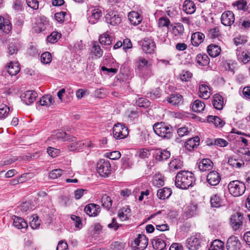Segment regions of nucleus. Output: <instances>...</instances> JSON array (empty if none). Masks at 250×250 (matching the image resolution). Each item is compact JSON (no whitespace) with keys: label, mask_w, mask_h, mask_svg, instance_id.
Instances as JSON below:
<instances>
[{"label":"nucleus","mask_w":250,"mask_h":250,"mask_svg":"<svg viewBox=\"0 0 250 250\" xmlns=\"http://www.w3.org/2000/svg\"><path fill=\"white\" fill-rule=\"evenodd\" d=\"M195 182V178L192 172L182 170L177 174L175 177V185L178 188L187 189L189 187H192Z\"/></svg>","instance_id":"obj_1"},{"label":"nucleus","mask_w":250,"mask_h":250,"mask_svg":"<svg viewBox=\"0 0 250 250\" xmlns=\"http://www.w3.org/2000/svg\"><path fill=\"white\" fill-rule=\"evenodd\" d=\"M153 129L156 134L164 139H169L172 136V126L164 122L155 124Z\"/></svg>","instance_id":"obj_2"},{"label":"nucleus","mask_w":250,"mask_h":250,"mask_svg":"<svg viewBox=\"0 0 250 250\" xmlns=\"http://www.w3.org/2000/svg\"><path fill=\"white\" fill-rule=\"evenodd\" d=\"M228 187L229 193L234 197L241 196L246 190L245 184L238 180L230 182Z\"/></svg>","instance_id":"obj_3"},{"label":"nucleus","mask_w":250,"mask_h":250,"mask_svg":"<svg viewBox=\"0 0 250 250\" xmlns=\"http://www.w3.org/2000/svg\"><path fill=\"white\" fill-rule=\"evenodd\" d=\"M97 171L102 177H107L111 174V165L108 160H100L97 164Z\"/></svg>","instance_id":"obj_4"},{"label":"nucleus","mask_w":250,"mask_h":250,"mask_svg":"<svg viewBox=\"0 0 250 250\" xmlns=\"http://www.w3.org/2000/svg\"><path fill=\"white\" fill-rule=\"evenodd\" d=\"M148 245V239L145 235L139 234L131 244L133 250H144Z\"/></svg>","instance_id":"obj_5"},{"label":"nucleus","mask_w":250,"mask_h":250,"mask_svg":"<svg viewBox=\"0 0 250 250\" xmlns=\"http://www.w3.org/2000/svg\"><path fill=\"white\" fill-rule=\"evenodd\" d=\"M113 134L116 139H121L128 136V130L125 125L117 123L113 126Z\"/></svg>","instance_id":"obj_6"},{"label":"nucleus","mask_w":250,"mask_h":250,"mask_svg":"<svg viewBox=\"0 0 250 250\" xmlns=\"http://www.w3.org/2000/svg\"><path fill=\"white\" fill-rule=\"evenodd\" d=\"M102 13L100 9L89 6L87 10V16L89 22L94 24L102 17Z\"/></svg>","instance_id":"obj_7"},{"label":"nucleus","mask_w":250,"mask_h":250,"mask_svg":"<svg viewBox=\"0 0 250 250\" xmlns=\"http://www.w3.org/2000/svg\"><path fill=\"white\" fill-rule=\"evenodd\" d=\"M135 69L137 72L143 74L145 69L151 66V63L143 57H139L135 62Z\"/></svg>","instance_id":"obj_8"},{"label":"nucleus","mask_w":250,"mask_h":250,"mask_svg":"<svg viewBox=\"0 0 250 250\" xmlns=\"http://www.w3.org/2000/svg\"><path fill=\"white\" fill-rule=\"evenodd\" d=\"M243 214L236 212L232 214L230 219V225L233 230H238L243 225Z\"/></svg>","instance_id":"obj_9"},{"label":"nucleus","mask_w":250,"mask_h":250,"mask_svg":"<svg viewBox=\"0 0 250 250\" xmlns=\"http://www.w3.org/2000/svg\"><path fill=\"white\" fill-rule=\"evenodd\" d=\"M143 51L146 54H151L156 48L155 43L151 39L145 38L141 42Z\"/></svg>","instance_id":"obj_10"},{"label":"nucleus","mask_w":250,"mask_h":250,"mask_svg":"<svg viewBox=\"0 0 250 250\" xmlns=\"http://www.w3.org/2000/svg\"><path fill=\"white\" fill-rule=\"evenodd\" d=\"M106 22L112 25H117L119 24L121 21V19L119 15L115 11H110L105 16Z\"/></svg>","instance_id":"obj_11"},{"label":"nucleus","mask_w":250,"mask_h":250,"mask_svg":"<svg viewBox=\"0 0 250 250\" xmlns=\"http://www.w3.org/2000/svg\"><path fill=\"white\" fill-rule=\"evenodd\" d=\"M201 240L196 236L188 238L186 243V246L189 250H198L201 247Z\"/></svg>","instance_id":"obj_12"},{"label":"nucleus","mask_w":250,"mask_h":250,"mask_svg":"<svg viewBox=\"0 0 250 250\" xmlns=\"http://www.w3.org/2000/svg\"><path fill=\"white\" fill-rule=\"evenodd\" d=\"M228 250H240L241 243L236 236H231L229 238L226 244Z\"/></svg>","instance_id":"obj_13"},{"label":"nucleus","mask_w":250,"mask_h":250,"mask_svg":"<svg viewBox=\"0 0 250 250\" xmlns=\"http://www.w3.org/2000/svg\"><path fill=\"white\" fill-rule=\"evenodd\" d=\"M38 96L36 91L34 90L26 91L21 96V100L27 105L33 103Z\"/></svg>","instance_id":"obj_14"},{"label":"nucleus","mask_w":250,"mask_h":250,"mask_svg":"<svg viewBox=\"0 0 250 250\" xmlns=\"http://www.w3.org/2000/svg\"><path fill=\"white\" fill-rule=\"evenodd\" d=\"M234 15L233 13L230 11H228L223 13L222 15L221 20L223 24L225 26H230L234 22Z\"/></svg>","instance_id":"obj_15"},{"label":"nucleus","mask_w":250,"mask_h":250,"mask_svg":"<svg viewBox=\"0 0 250 250\" xmlns=\"http://www.w3.org/2000/svg\"><path fill=\"white\" fill-rule=\"evenodd\" d=\"M84 212L89 216H96L100 212L101 208L99 205L95 204H89L86 205L84 209Z\"/></svg>","instance_id":"obj_16"},{"label":"nucleus","mask_w":250,"mask_h":250,"mask_svg":"<svg viewBox=\"0 0 250 250\" xmlns=\"http://www.w3.org/2000/svg\"><path fill=\"white\" fill-rule=\"evenodd\" d=\"M85 146L89 148L94 147V145L91 143L90 141H85L84 142L79 141L78 142H73L68 146V148L70 151H74L76 149L82 148V146Z\"/></svg>","instance_id":"obj_17"},{"label":"nucleus","mask_w":250,"mask_h":250,"mask_svg":"<svg viewBox=\"0 0 250 250\" xmlns=\"http://www.w3.org/2000/svg\"><path fill=\"white\" fill-rule=\"evenodd\" d=\"M221 180L219 174L216 171H210L207 176V181L211 186L217 185Z\"/></svg>","instance_id":"obj_18"},{"label":"nucleus","mask_w":250,"mask_h":250,"mask_svg":"<svg viewBox=\"0 0 250 250\" xmlns=\"http://www.w3.org/2000/svg\"><path fill=\"white\" fill-rule=\"evenodd\" d=\"M200 138L198 136H195L192 138L188 139L185 143V148L187 150L190 151L197 148L199 145Z\"/></svg>","instance_id":"obj_19"},{"label":"nucleus","mask_w":250,"mask_h":250,"mask_svg":"<svg viewBox=\"0 0 250 250\" xmlns=\"http://www.w3.org/2000/svg\"><path fill=\"white\" fill-rule=\"evenodd\" d=\"M128 18L130 23L133 25H137L140 24L142 21V16L138 12L132 11L129 13Z\"/></svg>","instance_id":"obj_20"},{"label":"nucleus","mask_w":250,"mask_h":250,"mask_svg":"<svg viewBox=\"0 0 250 250\" xmlns=\"http://www.w3.org/2000/svg\"><path fill=\"white\" fill-rule=\"evenodd\" d=\"M153 248L156 250H163L166 247V243L162 238L155 237L151 240Z\"/></svg>","instance_id":"obj_21"},{"label":"nucleus","mask_w":250,"mask_h":250,"mask_svg":"<svg viewBox=\"0 0 250 250\" xmlns=\"http://www.w3.org/2000/svg\"><path fill=\"white\" fill-rule=\"evenodd\" d=\"M183 11L188 14H191L196 10L195 4L191 0H186L183 5Z\"/></svg>","instance_id":"obj_22"},{"label":"nucleus","mask_w":250,"mask_h":250,"mask_svg":"<svg viewBox=\"0 0 250 250\" xmlns=\"http://www.w3.org/2000/svg\"><path fill=\"white\" fill-rule=\"evenodd\" d=\"M170 31L175 36H180L184 32V26L181 23H176L170 25Z\"/></svg>","instance_id":"obj_23"},{"label":"nucleus","mask_w":250,"mask_h":250,"mask_svg":"<svg viewBox=\"0 0 250 250\" xmlns=\"http://www.w3.org/2000/svg\"><path fill=\"white\" fill-rule=\"evenodd\" d=\"M167 101L168 103L172 105H179L183 104V97L179 94H171L167 99Z\"/></svg>","instance_id":"obj_24"},{"label":"nucleus","mask_w":250,"mask_h":250,"mask_svg":"<svg viewBox=\"0 0 250 250\" xmlns=\"http://www.w3.org/2000/svg\"><path fill=\"white\" fill-rule=\"evenodd\" d=\"M205 38L204 34L200 32H195L192 34L191 38V42L193 45L195 46H198L202 42Z\"/></svg>","instance_id":"obj_25"},{"label":"nucleus","mask_w":250,"mask_h":250,"mask_svg":"<svg viewBox=\"0 0 250 250\" xmlns=\"http://www.w3.org/2000/svg\"><path fill=\"white\" fill-rule=\"evenodd\" d=\"M213 167V163L208 159H203L198 164V167L202 171L209 170Z\"/></svg>","instance_id":"obj_26"},{"label":"nucleus","mask_w":250,"mask_h":250,"mask_svg":"<svg viewBox=\"0 0 250 250\" xmlns=\"http://www.w3.org/2000/svg\"><path fill=\"white\" fill-rule=\"evenodd\" d=\"M52 137L53 139H62L63 141H75L76 140L75 137H71L70 136L67 135L65 132L59 131L55 132L52 135Z\"/></svg>","instance_id":"obj_27"},{"label":"nucleus","mask_w":250,"mask_h":250,"mask_svg":"<svg viewBox=\"0 0 250 250\" xmlns=\"http://www.w3.org/2000/svg\"><path fill=\"white\" fill-rule=\"evenodd\" d=\"M0 29L3 32L8 33L11 31V25L9 20L0 16Z\"/></svg>","instance_id":"obj_28"},{"label":"nucleus","mask_w":250,"mask_h":250,"mask_svg":"<svg viewBox=\"0 0 250 250\" xmlns=\"http://www.w3.org/2000/svg\"><path fill=\"white\" fill-rule=\"evenodd\" d=\"M208 86L205 84H201L199 87V95L204 99H208L210 96Z\"/></svg>","instance_id":"obj_29"},{"label":"nucleus","mask_w":250,"mask_h":250,"mask_svg":"<svg viewBox=\"0 0 250 250\" xmlns=\"http://www.w3.org/2000/svg\"><path fill=\"white\" fill-rule=\"evenodd\" d=\"M170 153L167 150L158 149L156 151L155 158L159 161L167 159L170 157Z\"/></svg>","instance_id":"obj_30"},{"label":"nucleus","mask_w":250,"mask_h":250,"mask_svg":"<svg viewBox=\"0 0 250 250\" xmlns=\"http://www.w3.org/2000/svg\"><path fill=\"white\" fill-rule=\"evenodd\" d=\"M223 99L222 96L219 95H214L213 100H212V104L214 107L217 110H221L223 108Z\"/></svg>","instance_id":"obj_31"},{"label":"nucleus","mask_w":250,"mask_h":250,"mask_svg":"<svg viewBox=\"0 0 250 250\" xmlns=\"http://www.w3.org/2000/svg\"><path fill=\"white\" fill-rule=\"evenodd\" d=\"M55 101L52 98L51 95H45L42 96L40 100L38 101V103H39V104L42 106L48 107L51 105Z\"/></svg>","instance_id":"obj_32"},{"label":"nucleus","mask_w":250,"mask_h":250,"mask_svg":"<svg viewBox=\"0 0 250 250\" xmlns=\"http://www.w3.org/2000/svg\"><path fill=\"white\" fill-rule=\"evenodd\" d=\"M172 193V190L170 188H164L158 190L157 195L162 200L168 198Z\"/></svg>","instance_id":"obj_33"},{"label":"nucleus","mask_w":250,"mask_h":250,"mask_svg":"<svg viewBox=\"0 0 250 250\" xmlns=\"http://www.w3.org/2000/svg\"><path fill=\"white\" fill-rule=\"evenodd\" d=\"M208 52L210 56L214 58L218 56L221 52L220 47L216 45L210 44L208 47Z\"/></svg>","instance_id":"obj_34"},{"label":"nucleus","mask_w":250,"mask_h":250,"mask_svg":"<svg viewBox=\"0 0 250 250\" xmlns=\"http://www.w3.org/2000/svg\"><path fill=\"white\" fill-rule=\"evenodd\" d=\"M20 70L19 64L18 62H11L7 66V72L11 76L17 75Z\"/></svg>","instance_id":"obj_35"},{"label":"nucleus","mask_w":250,"mask_h":250,"mask_svg":"<svg viewBox=\"0 0 250 250\" xmlns=\"http://www.w3.org/2000/svg\"><path fill=\"white\" fill-rule=\"evenodd\" d=\"M13 225L18 229L25 228L27 227V224L24 220L21 217L14 216L13 218Z\"/></svg>","instance_id":"obj_36"},{"label":"nucleus","mask_w":250,"mask_h":250,"mask_svg":"<svg viewBox=\"0 0 250 250\" xmlns=\"http://www.w3.org/2000/svg\"><path fill=\"white\" fill-rule=\"evenodd\" d=\"M196 62L201 66L207 65L209 62V59L206 54H198L196 58Z\"/></svg>","instance_id":"obj_37"},{"label":"nucleus","mask_w":250,"mask_h":250,"mask_svg":"<svg viewBox=\"0 0 250 250\" xmlns=\"http://www.w3.org/2000/svg\"><path fill=\"white\" fill-rule=\"evenodd\" d=\"M130 209L128 208H123L121 209L118 214L121 221H125L129 219Z\"/></svg>","instance_id":"obj_38"},{"label":"nucleus","mask_w":250,"mask_h":250,"mask_svg":"<svg viewBox=\"0 0 250 250\" xmlns=\"http://www.w3.org/2000/svg\"><path fill=\"white\" fill-rule=\"evenodd\" d=\"M205 108V104L199 100H195L192 104V109L195 112H200Z\"/></svg>","instance_id":"obj_39"},{"label":"nucleus","mask_w":250,"mask_h":250,"mask_svg":"<svg viewBox=\"0 0 250 250\" xmlns=\"http://www.w3.org/2000/svg\"><path fill=\"white\" fill-rule=\"evenodd\" d=\"M183 162L179 159H175L169 163V167L171 170L174 171L182 168Z\"/></svg>","instance_id":"obj_40"},{"label":"nucleus","mask_w":250,"mask_h":250,"mask_svg":"<svg viewBox=\"0 0 250 250\" xmlns=\"http://www.w3.org/2000/svg\"><path fill=\"white\" fill-rule=\"evenodd\" d=\"M224 242L222 241L216 239L214 240L210 245L209 250H224Z\"/></svg>","instance_id":"obj_41"},{"label":"nucleus","mask_w":250,"mask_h":250,"mask_svg":"<svg viewBox=\"0 0 250 250\" xmlns=\"http://www.w3.org/2000/svg\"><path fill=\"white\" fill-rule=\"evenodd\" d=\"M208 122L213 123L216 126L222 127L224 124V122L218 117L208 116Z\"/></svg>","instance_id":"obj_42"},{"label":"nucleus","mask_w":250,"mask_h":250,"mask_svg":"<svg viewBox=\"0 0 250 250\" xmlns=\"http://www.w3.org/2000/svg\"><path fill=\"white\" fill-rule=\"evenodd\" d=\"M101 203L104 208L107 209H109L111 207L112 202L110 197L105 194L101 198Z\"/></svg>","instance_id":"obj_43"},{"label":"nucleus","mask_w":250,"mask_h":250,"mask_svg":"<svg viewBox=\"0 0 250 250\" xmlns=\"http://www.w3.org/2000/svg\"><path fill=\"white\" fill-rule=\"evenodd\" d=\"M61 34L57 32H53L47 36V40L51 43H54L58 42L61 37Z\"/></svg>","instance_id":"obj_44"},{"label":"nucleus","mask_w":250,"mask_h":250,"mask_svg":"<svg viewBox=\"0 0 250 250\" xmlns=\"http://www.w3.org/2000/svg\"><path fill=\"white\" fill-rule=\"evenodd\" d=\"M92 52L97 58H100L103 55V51L98 43L95 42L93 43Z\"/></svg>","instance_id":"obj_45"},{"label":"nucleus","mask_w":250,"mask_h":250,"mask_svg":"<svg viewBox=\"0 0 250 250\" xmlns=\"http://www.w3.org/2000/svg\"><path fill=\"white\" fill-rule=\"evenodd\" d=\"M99 42L102 44L110 45L111 44V40L109 35L104 33L101 35L99 38Z\"/></svg>","instance_id":"obj_46"},{"label":"nucleus","mask_w":250,"mask_h":250,"mask_svg":"<svg viewBox=\"0 0 250 250\" xmlns=\"http://www.w3.org/2000/svg\"><path fill=\"white\" fill-rule=\"evenodd\" d=\"M210 204L211 207L218 208L221 206V200L217 195H214L210 198Z\"/></svg>","instance_id":"obj_47"},{"label":"nucleus","mask_w":250,"mask_h":250,"mask_svg":"<svg viewBox=\"0 0 250 250\" xmlns=\"http://www.w3.org/2000/svg\"><path fill=\"white\" fill-rule=\"evenodd\" d=\"M52 60L51 54L48 52L42 53L41 56V61L44 64L49 63Z\"/></svg>","instance_id":"obj_48"},{"label":"nucleus","mask_w":250,"mask_h":250,"mask_svg":"<svg viewBox=\"0 0 250 250\" xmlns=\"http://www.w3.org/2000/svg\"><path fill=\"white\" fill-rule=\"evenodd\" d=\"M247 3L246 0H238L233 3V6L236 7L239 10H245L246 9Z\"/></svg>","instance_id":"obj_49"},{"label":"nucleus","mask_w":250,"mask_h":250,"mask_svg":"<svg viewBox=\"0 0 250 250\" xmlns=\"http://www.w3.org/2000/svg\"><path fill=\"white\" fill-rule=\"evenodd\" d=\"M238 59L246 63L250 61V52L249 51H243L241 55L238 56Z\"/></svg>","instance_id":"obj_50"},{"label":"nucleus","mask_w":250,"mask_h":250,"mask_svg":"<svg viewBox=\"0 0 250 250\" xmlns=\"http://www.w3.org/2000/svg\"><path fill=\"white\" fill-rule=\"evenodd\" d=\"M62 171L61 169H54L50 172L49 177L52 179H57L62 175Z\"/></svg>","instance_id":"obj_51"},{"label":"nucleus","mask_w":250,"mask_h":250,"mask_svg":"<svg viewBox=\"0 0 250 250\" xmlns=\"http://www.w3.org/2000/svg\"><path fill=\"white\" fill-rule=\"evenodd\" d=\"M137 105L140 107H147L150 105L149 101L143 98H140L136 101Z\"/></svg>","instance_id":"obj_52"},{"label":"nucleus","mask_w":250,"mask_h":250,"mask_svg":"<svg viewBox=\"0 0 250 250\" xmlns=\"http://www.w3.org/2000/svg\"><path fill=\"white\" fill-rule=\"evenodd\" d=\"M125 246V243L116 241L111 245V249L112 250H123Z\"/></svg>","instance_id":"obj_53"},{"label":"nucleus","mask_w":250,"mask_h":250,"mask_svg":"<svg viewBox=\"0 0 250 250\" xmlns=\"http://www.w3.org/2000/svg\"><path fill=\"white\" fill-rule=\"evenodd\" d=\"M170 22L169 20L167 17H162L159 19L158 25L159 27H168Z\"/></svg>","instance_id":"obj_54"},{"label":"nucleus","mask_w":250,"mask_h":250,"mask_svg":"<svg viewBox=\"0 0 250 250\" xmlns=\"http://www.w3.org/2000/svg\"><path fill=\"white\" fill-rule=\"evenodd\" d=\"M106 156L112 160H117L121 157V154L118 151H114L106 153Z\"/></svg>","instance_id":"obj_55"},{"label":"nucleus","mask_w":250,"mask_h":250,"mask_svg":"<svg viewBox=\"0 0 250 250\" xmlns=\"http://www.w3.org/2000/svg\"><path fill=\"white\" fill-rule=\"evenodd\" d=\"M192 76V74L188 71H183L180 75V79L182 81H188Z\"/></svg>","instance_id":"obj_56"},{"label":"nucleus","mask_w":250,"mask_h":250,"mask_svg":"<svg viewBox=\"0 0 250 250\" xmlns=\"http://www.w3.org/2000/svg\"><path fill=\"white\" fill-rule=\"evenodd\" d=\"M47 152L50 156L53 158H55L60 154V150L54 147H48L47 148Z\"/></svg>","instance_id":"obj_57"},{"label":"nucleus","mask_w":250,"mask_h":250,"mask_svg":"<svg viewBox=\"0 0 250 250\" xmlns=\"http://www.w3.org/2000/svg\"><path fill=\"white\" fill-rule=\"evenodd\" d=\"M238 25L241 29H248L250 27V21L249 20L241 19L239 22Z\"/></svg>","instance_id":"obj_58"},{"label":"nucleus","mask_w":250,"mask_h":250,"mask_svg":"<svg viewBox=\"0 0 250 250\" xmlns=\"http://www.w3.org/2000/svg\"><path fill=\"white\" fill-rule=\"evenodd\" d=\"M66 15V12H61L59 13H57L55 14V19L56 21L60 23H62L64 21V17Z\"/></svg>","instance_id":"obj_59"},{"label":"nucleus","mask_w":250,"mask_h":250,"mask_svg":"<svg viewBox=\"0 0 250 250\" xmlns=\"http://www.w3.org/2000/svg\"><path fill=\"white\" fill-rule=\"evenodd\" d=\"M27 5L33 9H37L39 7V3L37 0H26Z\"/></svg>","instance_id":"obj_60"},{"label":"nucleus","mask_w":250,"mask_h":250,"mask_svg":"<svg viewBox=\"0 0 250 250\" xmlns=\"http://www.w3.org/2000/svg\"><path fill=\"white\" fill-rule=\"evenodd\" d=\"M208 35L211 39H214L219 35V31L218 28H214L210 29L208 32Z\"/></svg>","instance_id":"obj_61"},{"label":"nucleus","mask_w":250,"mask_h":250,"mask_svg":"<svg viewBox=\"0 0 250 250\" xmlns=\"http://www.w3.org/2000/svg\"><path fill=\"white\" fill-rule=\"evenodd\" d=\"M9 111V107L4 105L0 108V118H3L7 116Z\"/></svg>","instance_id":"obj_62"},{"label":"nucleus","mask_w":250,"mask_h":250,"mask_svg":"<svg viewBox=\"0 0 250 250\" xmlns=\"http://www.w3.org/2000/svg\"><path fill=\"white\" fill-rule=\"evenodd\" d=\"M189 131L188 130V128L186 126L179 128L177 129V133L178 135L181 137L187 135Z\"/></svg>","instance_id":"obj_63"},{"label":"nucleus","mask_w":250,"mask_h":250,"mask_svg":"<svg viewBox=\"0 0 250 250\" xmlns=\"http://www.w3.org/2000/svg\"><path fill=\"white\" fill-rule=\"evenodd\" d=\"M150 154V152L148 149L143 148L140 149L139 156L141 158L144 159L146 158H148Z\"/></svg>","instance_id":"obj_64"}]
</instances>
